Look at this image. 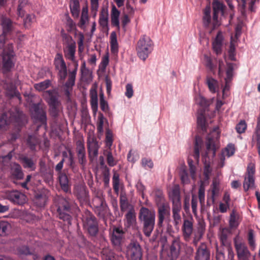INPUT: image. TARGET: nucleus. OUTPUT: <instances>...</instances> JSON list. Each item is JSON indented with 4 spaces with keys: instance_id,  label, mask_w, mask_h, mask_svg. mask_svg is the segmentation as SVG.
<instances>
[{
    "instance_id": "nucleus-1",
    "label": "nucleus",
    "mask_w": 260,
    "mask_h": 260,
    "mask_svg": "<svg viewBox=\"0 0 260 260\" xmlns=\"http://www.w3.org/2000/svg\"><path fill=\"white\" fill-rule=\"evenodd\" d=\"M139 219L143 222V232L149 237L153 231L155 222V213L145 207H142L139 213Z\"/></svg>"
},
{
    "instance_id": "nucleus-2",
    "label": "nucleus",
    "mask_w": 260,
    "mask_h": 260,
    "mask_svg": "<svg viewBox=\"0 0 260 260\" xmlns=\"http://www.w3.org/2000/svg\"><path fill=\"white\" fill-rule=\"evenodd\" d=\"M10 122H16L21 126L26 123L27 119L22 112L17 109H15V112L11 111L8 114L3 113L0 117V129L5 128Z\"/></svg>"
},
{
    "instance_id": "nucleus-3",
    "label": "nucleus",
    "mask_w": 260,
    "mask_h": 260,
    "mask_svg": "<svg viewBox=\"0 0 260 260\" xmlns=\"http://www.w3.org/2000/svg\"><path fill=\"white\" fill-rule=\"evenodd\" d=\"M153 48V43L149 37L143 35L140 37L137 42L136 51L138 57L145 60L151 53Z\"/></svg>"
},
{
    "instance_id": "nucleus-4",
    "label": "nucleus",
    "mask_w": 260,
    "mask_h": 260,
    "mask_svg": "<svg viewBox=\"0 0 260 260\" xmlns=\"http://www.w3.org/2000/svg\"><path fill=\"white\" fill-rule=\"evenodd\" d=\"M156 202L158 208L157 225L159 227H162L165 220L170 215V207L169 204L165 201L161 193H159L157 196Z\"/></svg>"
},
{
    "instance_id": "nucleus-5",
    "label": "nucleus",
    "mask_w": 260,
    "mask_h": 260,
    "mask_svg": "<svg viewBox=\"0 0 260 260\" xmlns=\"http://www.w3.org/2000/svg\"><path fill=\"white\" fill-rule=\"evenodd\" d=\"M220 133L218 128H214L207 138L206 147L207 153L211 152L212 155L214 156L216 151L219 147V139Z\"/></svg>"
},
{
    "instance_id": "nucleus-6",
    "label": "nucleus",
    "mask_w": 260,
    "mask_h": 260,
    "mask_svg": "<svg viewBox=\"0 0 260 260\" xmlns=\"http://www.w3.org/2000/svg\"><path fill=\"white\" fill-rule=\"evenodd\" d=\"M70 209V206L68 201L64 198H59L57 208L58 216L68 224H71V216L68 213Z\"/></svg>"
},
{
    "instance_id": "nucleus-7",
    "label": "nucleus",
    "mask_w": 260,
    "mask_h": 260,
    "mask_svg": "<svg viewBox=\"0 0 260 260\" xmlns=\"http://www.w3.org/2000/svg\"><path fill=\"white\" fill-rule=\"evenodd\" d=\"M0 24L3 30L2 34L0 35V48H1L5 44L6 36L11 34L14 30L15 24L10 18L4 16L1 17Z\"/></svg>"
},
{
    "instance_id": "nucleus-8",
    "label": "nucleus",
    "mask_w": 260,
    "mask_h": 260,
    "mask_svg": "<svg viewBox=\"0 0 260 260\" xmlns=\"http://www.w3.org/2000/svg\"><path fill=\"white\" fill-rule=\"evenodd\" d=\"M55 90H48L44 92L43 97L45 99L50 107V112L53 116H56L58 113L59 102L56 95Z\"/></svg>"
},
{
    "instance_id": "nucleus-9",
    "label": "nucleus",
    "mask_w": 260,
    "mask_h": 260,
    "mask_svg": "<svg viewBox=\"0 0 260 260\" xmlns=\"http://www.w3.org/2000/svg\"><path fill=\"white\" fill-rule=\"evenodd\" d=\"M14 56L13 46L10 45L8 47V49H5L3 54V71L4 73L9 72L14 67V63L13 59Z\"/></svg>"
},
{
    "instance_id": "nucleus-10",
    "label": "nucleus",
    "mask_w": 260,
    "mask_h": 260,
    "mask_svg": "<svg viewBox=\"0 0 260 260\" xmlns=\"http://www.w3.org/2000/svg\"><path fill=\"white\" fill-rule=\"evenodd\" d=\"M126 255L128 260H141L142 249L137 242H132L126 247Z\"/></svg>"
},
{
    "instance_id": "nucleus-11",
    "label": "nucleus",
    "mask_w": 260,
    "mask_h": 260,
    "mask_svg": "<svg viewBox=\"0 0 260 260\" xmlns=\"http://www.w3.org/2000/svg\"><path fill=\"white\" fill-rule=\"evenodd\" d=\"M255 172L254 164L253 162L249 163L247 168L246 173L243 182V188L246 191L254 186L255 179L254 176Z\"/></svg>"
},
{
    "instance_id": "nucleus-12",
    "label": "nucleus",
    "mask_w": 260,
    "mask_h": 260,
    "mask_svg": "<svg viewBox=\"0 0 260 260\" xmlns=\"http://www.w3.org/2000/svg\"><path fill=\"white\" fill-rule=\"evenodd\" d=\"M84 226L91 236H95L98 232V225L96 218L88 212L83 218Z\"/></svg>"
},
{
    "instance_id": "nucleus-13",
    "label": "nucleus",
    "mask_w": 260,
    "mask_h": 260,
    "mask_svg": "<svg viewBox=\"0 0 260 260\" xmlns=\"http://www.w3.org/2000/svg\"><path fill=\"white\" fill-rule=\"evenodd\" d=\"M55 69L58 71V76L60 80L64 81L67 77L68 72L66 62L60 54H57L54 61Z\"/></svg>"
},
{
    "instance_id": "nucleus-14",
    "label": "nucleus",
    "mask_w": 260,
    "mask_h": 260,
    "mask_svg": "<svg viewBox=\"0 0 260 260\" xmlns=\"http://www.w3.org/2000/svg\"><path fill=\"white\" fill-rule=\"evenodd\" d=\"M224 59L226 63V77L224 78L225 85L222 89V98L224 99L230 94V82L233 78V63L228 62L226 56L224 55Z\"/></svg>"
},
{
    "instance_id": "nucleus-15",
    "label": "nucleus",
    "mask_w": 260,
    "mask_h": 260,
    "mask_svg": "<svg viewBox=\"0 0 260 260\" xmlns=\"http://www.w3.org/2000/svg\"><path fill=\"white\" fill-rule=\"evenodd\" d=\"M212 6L213 9L212 25L213 29H215L220 25V22L218 19V14L220 13L222 15H223L225 6L218 0L213 1Z\"/></svg>"
},
{
    "instance_id": "nucleus-16",
    "label": "nucleus",
    "mask_w": 260,
    "mask_h": 260,
    "mask_svg": "<svg viewBox=\"0 0 260 260\" xmlns=\"http://www.w3.org/2000/svg\"><path fill=\"white\" fill-rule=\"evenodd\" d=\"M234 245L239 260H249L251 254L246 244L236 238Z\"/></svg>"
},
{
    "instance_id": "nucleus-17",
    "label": "nucleus",
    "mask_w": 260,
    "mask_h": 260,
    "mask_svg": "<svg viewBox=\"0 0 260 260\" xmlns=\"http://www.w3.org/2000/svg\"><path fill=\"white\" fill-rule=\"evenodd\" d=\"M181 231L184 240L186 242L189 241L193 231V219L192 216L183 219Z\"/></svg>"
},
{
    "instance_id": "nucleus-18",
    "label": "nucleus",
    "mask_w": 260,
    "mask_h": 260,
    "mask_svg": "<svg viewBox=\"0 0 260 260\" xmlns=\"http://www.w3.org/2000/svg\"><path fill=\"white\" fill-rule=\"evenodd\" d=\"M185 244L181 241L179 237H175L172 242L168 253L169 260H176L180 254L182 246Z\"/></svg>"
},
{
    "instance_id": "nucleus-19",
    "label": "nucleus",
    "mask_w": 260,
    "mask_h": 260,
    "mask_svg": "<svg viewBox=\"0 0 260 260\" xmlns=\"http://www.w3.org/2000/svg\"><path fill=\"white\" fill-rule=\"evenodd\" d=\"M206 223L204 219H199L193 234L192 243L197 246L199 241L203 238L206 231Z\"/></svg>"
},
{
    "instance_id": "nucleus-20",
    "label": "nucleus",
    "mask_w": 260,
    "mask_h": 260,
    "mask_svg": "<svg viewBox=\"0 0 260 260\" xmlns=\"http://www.w3.org/2000/svg\"><path fill=\"white\" fill-rule=\"evenodd\" d=\"M78 66V64L76 63L75 66V69L71 72H69L68 79L64 84L65 94L68 98H69L70 95V92L72 91L73 87L75 85Z\"/></svg>"
},
{
    "instance_id": "nucleus-21",
    "label": "nucleus",
    "mask_w": 260,
    "mask_h": 260,
    "mask_svg": "<svg viewBox=\"0 0 260 260\" xmlns=\"http://www.w3.org/2000/svg\"><path fill=\"white\" fill-rule=\"evenodd\" d=\"M210 252L207 248L206 243H201L197 249L194 260H210Z\"/></svg>"
},
{
    "instance_id": "nucleus-22",
    "label": "nucleus",
    "mask_w": 260,
    "mask_h": 260,
    "mask_svg": "<svg viewBox=\"0 0 260 260\" xmlns=\"http://www.w3.org/2000/svg\"><path fill=\"white\" fill-rule=\"evenodd\" d=\"M32 115L33 118L42 124H46L47 117L45 110L40 107L39 104H35L32 107Z\"/></svg>"
},
{
    "instance_id": "nucleus-23",
    "label": "nucleus",
    "mask_w": 260,
    "mask_h": 260,
    "mask_svg": "<svg viewBox=\"0 0 260 260\" xmlns=\"http://www.w3.org/2000/svg\"><path fill=\"white\" fill-rule=\"evenodd\" d=\"M7 198L14 204L18 205H22L26 201V196L17 190H13L7 193Z\"/></svg>"
},
{
    "instance_id": "nucleus-24",
    "label": "nucleus",
    "mask_w": 260,
    "mask_h": 260,
    "mask_svg": "<svg viewBox=\"0 0 260 260\" xmlns=\"http://www.w3.org/2000/svg\"><path fill=\"white\" fill-rule=\"evenodd\" d=\"M123 235L124 232L120 228H115L113 229L111 241L115 246H117V250L120 251L122 250L121 244L123 238Z\"/></svg>"
},
{
    "instance_id": "nucleus-25",
    "label": "nucleus",
    "mask_w": 260,
    "mask_h": 260,
    "mask_svg": "<svg viewBox=\"0 0 260 260\" xmlns=\"http://www.w3.org/2000/svg\"><path fill=\"white\" fill-rule=\"evenodd\" d=\"M98 22L103 30H108L109 29V11L107 7L101 8L99 13Z\"/></svg>"
},
{
    "instance_id": "nucleus-26",
    "label": "nucleus",
    "mask_w": 260,
    "mask_h": 260,
    "mask_svg": "<svg viewBox=\"0 0 260 260\" xmlns=\"http://www.w3.org/2000/svg\"><path fill=\"white\" fill-rule=\"evenodd\" d=\"M67 38L69 43L66 47L64 49V56L67 58L72 61H74L76 51V43L73 41L71 36L68 37Z\"/></svg>"
},
{
    "instance_id": "nucleus-27",
    "label": "nucleus",
    "mask_w": 260,
    "mask_h": 260,
    "mask_svg": "<svg viewBox=\"0 0 260 260\" xmlns=\"http://www.w3.org/2000/svg\"><path fill=\"white\" fill-rule=\"evenodd\" d=\"M169 198L172 202V206H181L180 189L179 185H175L169 192Z\"/></svg>"
},
{
    "instance_id": "nucleus-28",
    "label": "nucleus",
    "mask_w": 260,
    "mask_h": 260,
    "mask_svg": "<svg viewBox=\"0 0 260 260\" xmlns=\"http://www.w3.org/2000/svg\"><path fill=\"white\" fill-rule=\"evenodd\" d=\"M120 12L115 5H112L111 10L110 18L111 25L115 27L118 30H120Z\"/></svg>"
},
{
    "instance_id": "nucleus-29",
    "label": "nucleus",
    "mask_w": 260,
    "mask_h": 260,
    "mask_svg": "<svg viewBox=\"0 0 260 260\" xmlns=\"http://www.w3.org/2000/svg\"><path fill=\"white\" fill-rule=\"evenodd\" d=\"M74 193L80 202L87 200L88 191L84 185H78L75 187Z\"/></svg>"
},
{
    "instance_id": "nucleus-30",
    "label": "nucleus",
    "mask_w": 260,
    "mask_h": 260,
    "mask_svg": "<svg viewBox=\"0 0 260 260\" xmlns=\"http://www.w3.org/2000/svg\"><path fill=\"white\" fill-rule=\"evenodd\" d=\"M223 40L222 33L221 31H219L212 43L213 50L217 55L221 53Z\"/></svg>"
},
{
    "instance_id": "nucleus-31",
    "label": "nucleus",
    "mask_w": 260,
    "mask_h": 260,
    "mask_svg": "<svg viewBox=\"0 0 260 260\" xmlns=\"http://www.w3.org/2000/svg\"><path fill=\"white\" fill-rule=\"evenodd\" d=\"M4 88L6 90V94L8 96L12 98L16 96L19 101L21 100V96L20 93L17 90L15 85L12 83H5Z\"/></svg>"
},
{
    "instance_id": "nucleus-32",
    "label": "nucleus",
    "mask_w": 260,
    "mask_h": 260,
    "mask_svg": "<svg viewBox=\"0 0 260 260\" xmlns=\"http://www.w3.org/2000/svg\"><path fill=\"white\" fill-rule=\"evenodd\" d=\"M89 17L88 15V7L87 5L82 7L80 21L78 23V26L81 28H83L85 24L88 22Z\"/></svg>"
},
{
    "instance_id": "nucleus-33",
    "label": "nucleus",
    "mask_w": 260,
    "mask_h": 260,
    "mask_svg": "<svg viewBox=\"0 0 260 260\" xmlns=\"http://www.w3.org/2000/svg\"><path fill=\"white\" fill-rule=\"evenodd\" d=\"M101 256L103 260H120L121 257L124 258L121 255L115 256L114 253L108 247H105L101 251Z\"/></svg>"
},
{
    "instance_id": "nucleus-34",
    "label": "nucleus",
    "mask_w": 260,
    "mask_h": 260,
    "mask_svg": "<svg viewBox=\"0 0 260 260\" xmlns=\"http://www.w3.org/2000/svg\"><path fill=\"white\" fill-rule=\"evenodd\" d=\"M101 256L103 260H120L121 257L124 258L121 255L115 256L114 253L108 247H105L101 251Z\"/></svg>"
},
{
    "instance_id": "nucleus-35",
    "label": "nucleus",
    "mask_w": 260,
    "mask_h": 260,
    "mask_svg": "<svg viewBox=\"0 0 260 260\" xmlns=\"http://www.w3.org/2000/svg\"><path fill=\"white\" fill-rule=\"evenodd\" d=\"M126 225L127 227H133L136 223V216L135 209L131 207L129 210L126 214L125 216Z\"/></svg>"
},
{
    "instance_id": "nucleus-36",
    "label": "nucleus",
    "mask_w": 260,
    "mask_h": 260,
    "mask_svg": "<svg viewBox=\"0 0 260 260\" xmlns=\"http://www.w3.org/2000/svg\"><path fill=\"white\" fill-rule=\"evenodd\" d=\"M211 8L210 6H207L204 10V15L203 17V24L206 27L209 28L211 26V31L213 30L212 21L211 19Z\"/></svg>"
},
{
    "instance_id": "nucleus-37",
    "label": "nucleus",
    "mask_w": 260,
    "mask_h": 260,
    "mask_svg": "<svg viewBox=\"0 0 260 260\" xmlns=\"http://www.w3.org/2000/svg\"><path fill=\"white\" fill-rule=\"evenodd\" d=\"M206 83L211 93H214L218 91L219 85L216 80L211 77L208 76L206 78Z\"/></svg>"
},
{
    "instance_id": "nucleus-38",
    "label": "nucleus",
    "mask_w": 260,
    "mask_h": 260,
    "mask_svg": "<svg viewBox=\"0 0 260 260\" xmlns=\"http://www.w3.org/2000/svg\"><path fill=\"white\" fill-rule=\"evenodd\" d=\"M203 141L202 139L200 137L197 136L196 137L193 154V157L197 161H199L200 150L203 146Z\"/></svg>"
},
{
    "instance_id": "nucleus-39",
    "label": "nucleus",
    "mask_w": 260,
    "mask_h": 260,
    "mask_svg": "<svg viewBox=\"0 0 260 260\" xmlns=\"http://www.w3.org/2000/svg\"><path fill=\"white\" fill-rule=\"evenodd\" d=\"M220 194L219 182L215 179L213 181L211 185V197L212 203H214L217 197Z\"/></svg>"
},
{
    "instance_id": "nucleus-40",
    "label": "nucleus",
    "mask_w": 260,
    "mask_h": 260,
    "mask_svg": "<svg viewBox=\"0 0 260 260\" xmlns=\"http://www.w3.org/2000/svg\"><path fill=\"white\" fill-rule=\"evenodd\" d=\"M103 154L106 157L107 162L110 167H114L116 165L117 160L114 157L111 149H104Z\"/></svg>"
},
{
    "instance_id": "nucleus-41",
    "label": "nucleus",
    "mask_w": 260,
    "mask_h": 260,
    "mask_svg": "<svg viewBox=\"0 0 260 260\" xmlns=\"http://www.w3.org/2000/svg\"><path fill=\"white\" fill-rule=\"evenodd\" d=\"M181 210V206H172L173 218L175 226L178 225L181 221V217L180 213Z\"/></svg>"
},
{
    "instance_id": "nucleus-42",
    "label": "nucleus",
    "mask_w": 260,
    "mask_h": 260,
    "mask_svg": "<svg viewBox=\"0 0 260 260\" xmlns=\"http://www.w3.org/2000/svg\"><path fill=\"white\" fill-rule=\"evenodd\" d=\"M111 51L115 54L118 52V44L116 32L112 31L110 36Z\"/></svg>"
},
{
    "instance_id": "nucleus-43",
    "label": "nucleus",
    "mask_w": 260,
    "mask_h": 260,
    "mask_svg": "<svg viewBox=\"0 0 260 260\" xmlns=\"http://www.w3.org/2000/svg\"><path fill=\"white\" fill-rule=\"evenodd\" d=\"M70 10L74 18H78L80 14V3L78 0H71Z\"/></svg>"
},
{
    "instance_id": "nucleus-44",
    "label": "nucleus",
    "mask_w": 260,
    "mask_h": 260,
    "mask_svg": "<svg viewBox=\"0 0 260 260\" xmlns=\"http://www.w3.org/2000/svg\"><path fill=\"white\" fill-rule=\"evenodd\" d=\"M59 181L62 189L66 192H68L70 190V187L67 176L64 174H60L59 175Z\"/></svg>"
},
{
    "instance_id": "nucleus-45",
    "label": "nucleus",
    "mask_w": 260,
    "mask_h": 260,
    "mask_svg": "<svg viewBox=\"0 0 260 260\" xmlns=\"http://www.w3.org/2000/svg\"><path fill=\"white\" fill-rule=\"evenodd\" d=\"M230 233V231L228 228H225L221 229L219 237L222 246L228 245V244L230 243L228 240V237Z\"/></svg>"
},
{
    "instance_id": "nucleus-46",
    "label": "nucleus",
    "mask_w": 260,
    "mask_h": 260,
    "mask_svg": "<svg viewBox=\"0 0 260 260\" xmlns=\"http://www.w3.org/2000/svg\"><path fill=\"white\" fill-rule=\"evenodd\" d=\"M239 224V215L236 213L235 210H233L230 214L229 225L231 228H236Z\"/></svg>"
},
{
    "instance_id": "nucleus-47",
    "label": "nucleus",
    "mask_w": 260,
    "mask_h": 260,
    "mask_svg": "<svg viewBox=\"0 0 260 260\" xmlns=\"http://www.w3.org/2000/svg\"><path fill=\"white\" fill-rule=\"evenodd\" d=\"M12 175L17 179H21L23 177L21 168L18 164H14L11 169Z\"/></svg>"
},
{
    "instance_id": "nucleus-48",
    "label": "nucleus",
    "mask_w": 260,
    "mask_h": 260,
    "mask_svg": "<svg viewBox=\"0 0 260 260\" xmlns=\"http://www.w3.org/2000/svg\"><path fill=\"white\" fill-rule=\"evenodd\" d=\"M51 85V81L50 80H45L44 81L36 83L34 85L35 89L39 91H43Z\"/></svg>"
},
{
    "instance_id": "nucleus-49",
    "label": "nucleus",
    "mask_w": 260,
    "mask_h": 260,
    "mask_svg": "<svg viewBox=\"0 0 260 260\" xmlns=\"http://www.w3.org/2000/svg\"><path fill=\"white\" fill-rule=\"evenodd\" d=\"M88 150L89 157H96L99 152V146L96 142H93L88 145Z\"/></svg>"
},
{
    "instance_id": "nucleus-50",
    "label": "nucleus",
    "mask_w": 260,
    "mask_h": 260,
    "mask_svg": "<svg viewBox=\"0 0 260 260\" xmlns=\"http://www.w3.org/2000/svg\"><path fill=\"white\" fill-rule=\"evenodd\" d=\"M11 224L6 221H0V236H6L11 229Z\"/></svg>"
},
{
    "instance_id": "nucleus-51",
    "label": "nucleus",
    "mask_w": 260,
    "mask_h": 260,
    "mask_svg": "<svg viewBox=\"0 0 260 260\" xmlns=\"http://www.w3.org/2000/svg\"><path fill=\"white\" fill-rule=\"evenodd\" d=\"M113 142V133L110 129L108 128L106 132L105 145L106 149H111Z\"/></svg>"
},
{
    "instance_id": "nucleus-52",
    "label": "nucleus",
    "mask_w": 260,
    "mask_h": 260,
    "mask_svg": "<svg viewBox=\"0 0 260 260\" xmlns=\"http://www.w3.org/2000/svg\"><path fill=\"white\" fill-rule=\"evenodd\" d=\"M179 176L183 184H188L190 183V179L186 169L182 168L180 171Z\"/></svg>"
},
{
    "instance_id": "nucleus-53",
    "label": "nucleus",
    "mask_w": 260,
    "mask_h": 260,
    "mask_svg": "<svg viewBox=\"0 0 260 260\" xmlns=\"http://www.w3.org/2000/svg\"><path fill=\"white\" fill-rule=\"evenodd\" d=\"M90 10L93 18H95L99 8V0H90Z\"/></svg>"
},
{
    "instance_id": "nucleus-54",
    "label": "nucleus",
    "mask_w": 260,
    "mask_h": 260,
    "mask_svg": "<svg viewBox=\"0 0 260 260\" xmlns=\"http://www.w3.org/2000/svg\"><path fill=\"white\" fill-rule=\"evenodd\" d=\"M27 143L30 148L31 149H34L35 146L39 144V140L36 135H29L27 140Z\"/></svg>"
},
{
    "instance_id": "nucleus-55",
    "label": "nucleus",
    "mask_w": 260,
    "mask_h": 260,
    "mask_svg": "<svg viewBox=\"0 0 260 260\" xmlns=\"http://www.w3.org/2000/svg\"><path fill=\"white\" fill-rule=\"evenodd\" d=\"M112 183L114 191L118 194L119 191V175L116 172L114 173Z\"/></svg>"
},
{
    "instance_id": "nucleus-56",
    "label": "nucleus",
    "mask_w": 260,
    "mask_h": 260,
    "mask_svg": "<svg viewBox=\"0 0 260 260\" xmlns=\"http://www.w3.org/2000/svg\"><path fill=\"white\" fill-rule=\"evenodd\" d=\"M23 166L25 168H29L34 170L35 168L32 160L27 157H23L21 158Z\"/></svg>"
},
{
    "instance_id": "nucleus-57",
    "label": "nucleus",
    "mask_w": 260,
    "mask_h": 260,
    "mask_svg": "<svg viewBox=\"0 0 260 260\" xmlns=\"http://www.w3.org/2000/svg\"><path fill=\"white\" fill-rule=\"evenodd\" d=\"M197 123L198 127H200L202 131L203 132L206 131L207 129L205 118L203 114H201L198 116Z\"/></svg>"
},
{
    "instance_id": "nucleus-58",
    "label": "nucleus",
    "mask_w": 260,
    "mask_h": 260,
    "mask_svg": "<svg viewBox=\"0 0 260 260\" xmlns=\"http://www.w3.org/2000/svg\"><path fill=\"white\" fill-rule=\"evenodd\" d=\"M205 188L203 183L201 184L199 188L198 197L200 204L203 205L205 203Z\"/></svg>"
},
{
    "instance_id": "nucleus-59",
    "label": "nucleus",
    "mask_w": 260,
    "mask_h": 260,
    "mask_svg": "<svg viewBox=\"0 0 260 260\" xmlns=\"http://www.w3.org/2000/svg\"><path fill=\"white\" fill-rule=\"evenodd\" d=\"M248 244L251 249L252 250H254L256 247V245L255 243L253 231L252 230H250L248 231Z\"/></svg>"
},
{
    "instance_id": "nucleus-60",
    "label": "nucleus",
    "mask_w": 260,
    "mask_h": 260,
    "mask_svg": "<svg viewBox=\"0 0 260 260\" xmlns=\"http://www.w3.org/2000/svg\"><path fill=\"white\" fill-rule=\"evenodd\" d=\"M235 149L234 145L229 144L223 150V154L226 155L228 157L232 156L235 153Z\"/></svg>"
},
{
    "instance_id": "nucleus-61",
    "label": "nucleus",
    "mask_w": 260,
    "mask_h": 260,
    "mask_svg": "<svg viewBox=\"0 0 260 260\" xmlns=\"http://www.w3.org/2000/svg\"><path fill=\"white\" fill-rule=\"evenodd\" d=\"M120 206L121 211H125L127 210H129L131 207H133L128 202L125 198H121L120 200Z\"/></svg>"
},
{
    "instance_id": "nucleus-62",
    "label": "nucleus",
    "mask_w": 260,
    "mask_h": 260,
    "mask_svg": "<svg viewBox=\"0 0 260 260\" xmlns=\"http://www.w3.org/2000/svg\"><path fill=\"white\" fill-rule=\"evenodd\" d=\"M109 62V53L107 52L102 58V61L100 64V68L102 70H105Z\"/></svg>"
},
{
    "instance_id": "nucleus-63",
    "label": "nucleus",
    "mask_w": 260,
    "mask_h": 260,
    "mask_svg": "<svg viewBox=\"0 0 260 260\" xmlns=\"http://www.w3.org/2000/svg\"><path fill=\"white\" fill-rule=\"evenodd\" d=\"M24 214H25V211L24 210L14 209L10 214V216L13 218H20L21 219L23 216L25 215Z\"/></svg>"
},
{
    "instance_id": "nucleus-64",
    "label": "nucleus",
    "mask_w": 260,
    "mask_h": 260,
    "mask_svg": "<svg viewBox=\"0 0 260 260\" xmlns=\"http://www.w3.org/2000/svg\"><path fill=\"white\" fill-rule=\"evenodd\" d=\"M76 151L77 155L85 154V148L84 142L81 140H78L76 142Z\"/></svg>"
}]
</instances>
